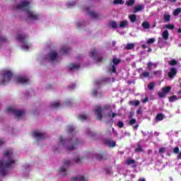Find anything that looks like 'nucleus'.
<instances>
[{
    "label": "nucleus",
    "instance_id": "obj_1",
    "mask_svg": "<svg viewBox=\"0 0 181 181\" xmlns=\"http://www.w3.org/2000/svg\"><path fill=\"white\" fill-rule=\"evenodd\" d=\"M93 111L95 115H97L98 117L97 119L99 121L103 119V115H104L106 119V124L107 127H109L106 131V135H107V136L112 135V132H114V128L112 127V124L114 122V120H112V118H114V112H112V107H111V105H106L103 108H102L101 106H96Z\"/></svg>",
    "mask_w": 181,
    "mask_h": 181
},
{
    "label": "nucleus",
    "instance_id": "obj_2",
    "mask_svg": "<svg viewBox=\"0 0 181 181\" xmlns=\"http://www.w3.org/2000/svg\"><path fill=\"white\" fill-rule=\"evenodd\" d=\"M12 152H10L8 150L4 151V158L0 160V175L6 176L8 173V168L15 163V160H12Z\"/></svg>",
    "mask_w": 181,
    "mask_h": 181
},
{
    "label": "nucleus",
    "instance_id": "obj_3",
    "mask_svg": "<svg viewBox=\"0 0 181 181\" xmlns=\"http://www.w3.org/2000/svg\"><path fill=\"white\" fill-rule=\"evenodd\" d=\"M29 1H22L16 6V9L23 11L27 18L30 21H37V19H39V14H36L35 13V12L30 10V6H29Z\"/></svg>",
    "mask_w": 181,
    "mask_h": 181
},
{
    "label": "nucleus",
    "instance_id": "obj_4",
    "mask_svg": "<svg viewBox=\"0 0 181 181\" xmlns=\"http://www.w3.org/2000/svg\"><path fill=\"white\" fill-rule=\"evenodd\" d=\"M13 77V74L9 70H4L1 74V78H0V86H6Z\"/></svg>",
    "mask_w": 181,
    "mask_h": 181
},
{
    "label": "nucleus",
    "instance_id": "obj_5",
    "mask_svg": "<svg viewBox=\"0 0 181 181\" xmlns=\"http://www.w3.org/2000/svg\"><path fill=\"white\" fill-rule=\"evenodd\" d=\"M67 143L70 146L69 148H67V151H73L77 146V145H80V141H78V139L76 137V136H72L71 138L67 140Z\"/></svg>",
    "mask_w": 181,
    "mask_h": 181
},
{
    "label": "nucleus",
    "instance_id": "obj_6",
    "mask_svg": "<svg viewBox=\"0 0 181 181\" xmlns=\"http://www.w3.org/2000/svg\"><path fill=\"white\" fill-rule=\"evenodd\" d=\"M17 40H19V42H22L23 46V49H25V50H28L29 49V44L26 41H24L25 39H28V35L26 34H18L16 36Z\"/></svg>",
    "mask_w": 181,
    "mask_h": 181
},
{
    "label": "nucleus",
    "instance_id": "obj_7",
    "mask_svg": "<svg viewBox=\"0 0 181 181\" xmlns=\"http://www.w3.org/2000/svg\"><path fill=\"white\" fill-rule=\"evenodd\" d=\"M170 90H172V87L170 86H165L161 88V92H158V95L160 98H165L166 95L168 93H170Z\"/></svg>",
    "mask_w": 181,
    "mask_h": 181
},
{
    "label": "nucleus",
    "instance_id": "obj_8",
    "mask_svg": "<svg viewBox=\"0 0 181 181\" xmlns=\"http://www.w3.org/2000/svg\"><path fill=\"white\" fill-rule=\"evenodd\" d=\"M7 112H12L16 118H19L25 112L24 110H18L16 109H12V107H8L6 110Z\"/></svg>",
    "mask_w": 181,
    "mask_h": 181
},
{
    "label": "nucleus",
    "instance_id": "obj_9",
    "mask_svg": "<svg viewBox=\"0 0 181 181\" xmlns=\"http://www.w3.org/2000/svg\"><path fill=\"white\" fill-rule=\"evenodd\" d=\"M16 81L21 84H28L29 83V78L27 76L17 77Z\"/></svg>",
    "mask_w": 181,
    "mask_h": 181
},
{
    "label": "nucleus",
    "instance_id": "obj_10",
    "mask_svg": "<svg viewBox=\"0 0 181 181\" xmlns=\"http://www.w3.org/2000/svg\"><path fill=\"white\" fill-rule=\"evenodd\" d=\"M114 28H128V21L126 20L120 21L119 26L118 24H117V23L114 22Z\"/></svg>",
    "mask_w": 181,
    "mask_h": 181
},
{
    "label": "nucleus",
    "instance_id": "obj_11",
    "mask_svg": "<svg viewBox=\"0 0 181 181\" xmlns=\"http://www.w3.org/2000/svg\"><path fill=\"white\" fill-rule=\"evenodd\" d=\"M103 144L108 148H114V140L112 139H105L103 140Z\"/></svg>",
    "mask_w": 181,
    "mask_h": 181
},
{
    "label": "nucleus",
    "instance_id": "obj_12",
    "mask_svg": "<svg viewBox=\"0 0 181 181\" xmlns=\"http://www.w3.org/2000/svg\"><path fill=\"white\" fill-rule=\"evenodd\" d=\"M169 78H175L176 74H177V70L175 68H171L168 73Z\"/></svg>",
    "mask_w": 181,
    "mask_h": 181
},
{
    "label": "nucleus",
    "instance_id": "obj_13",
    "mask_svg": "<svg viewBox=\"0 0 181 181\" xmlns=\"http://www.w3.org/2000/svg\"><path fill=\"white\" fill-rule=\"evenodd\" d=\"M48 58L49 62H54L57 58V52L52 51L48 54Z\"/></svg>",
    "mask_w": 181,
    "mask_h": 181
},
{
    "label": "nucleus",
    "instance_id": "obj_14",
    "mask_svg": "<svg viewBox=\"0 0 181 181\" xmlns=\"http://www.w3.org/2000/svg\"><path fill=\"white\" fill-rule=\"evenodd\" d=\"M86 12L89 16L93 19H100V15L94 11H88V8H86Z\"/></svg>",
    "mask_w": 181,
    "mask_h": 181
},
{
    "label": "nucleus",
    "instance_id": "obj_15",
    "mask_svg": "<svg viewBox=\"0 0 181 181\" xmlns=\"http://www.w3.org/2000/svg\"><path fill=\"white\" fill-rule=\"evenodd\" d=\"M33 136H34V138H37V139H45V134L37 131L33 132Z\"/></svg>",
    "mask_w": 181,
    "mask_h": 181
},
{
    "label": "nucleus",
    "instance_id": "obj_16",
    "mask_svg": "<svg viewBox=\"0 0 181 181\" xmlns=\"http://www.w3.org/2000/svg\"><path fill=\"white\" fill-rule=\"evenodd\" d=\"M94 156L98 160H103V159H108V155L107 153L95 154L94 155Z\"/></svg>",
    "mask_w": 181,
    "mask_h": 181
},
{
    "label": "nucleus",
    "instance_id": "obj_17",
    "mask_svg": "<svg viewBox=\"0 0 181 181\" xmlns=\"http://www.w3.org/2000/svg\"><path fill=\"white\" fill-rule=\"evenodd\" d=\"M69 52H70V47L66 45L62 46V47L59 50V53H61V54H66L69 53Z\"/></svg>",
    "mask_w": 181,
    "mask_h": 181
},
{
    "label": "nucleus",
    "instance_id": "obj_18",
    "mask_svg": "<svg viewBox=\"0 0 181 181\" xmlns=\"http://www.w3.org/2000/svg\"><path fill=\"white\" fill-rule=\"evenodd\" d=\"M126 163L127 165L132 166L133 169H135V168H136V163L135 162L134 160H132L131 158L127 159L126 160Z\"/></svg>",
    "mask_w": 181,
    "mask_h": 181
},
{
    "label": "nucleus",
    "instance_id": "obj_19",
    "mask_svg": "<svg viewBox=\"0 0 181 181\" xmlns=\"http://www.w3.org/2000/svg\"><path fill=\"white\" fill-rule=\"evenodd\" d=\"M68 69L69 70H75V69H80V64H76V63L70 64L68 66Z\"/></svg>",
    "mask_w": 181,
    "mask_h": 181
},
{
    "label": "nucleus",
    "instance_id": "obj_20",
    "mask_svg": "<svg viewBox=\"0 0 181 181\" xmlns=\"http://www.w3.org/2000/svg\"><path fill=\"white\" fill-rule=\"evenodd\" d=\"M112 63H114V58L112 59V63H110V64L107 66V71L110 74L114 73V64Z\"/></svg>",
    "mask_w": 181,
    "mask_h": 181
},
{
    "label": "nucleus",
    "instance_id": "obj_21",
    "mask_svg": "<svg viewBox=\"0 0 181 181\" xmlns=\"http://www.w3.org/2000/svg\"><path fill=\"white\" fill-rule=\"evenodd\" d=\"M161 36L164 40H168L169 39V31L168 30H165L162 33Z\"/></svg>",
    "mask_w": 181,
    "mask_h": 181
},
{
    "label": "nucleus",
    "instance_id": "obj_22",
    "mask_svg": "<svg viewBox=\"0 0 181 181\" xmlns=\"http://www.w3.org/2000/svg\"><path fill=\"white\" fill-rule=\"evenodd\" d=\"M77 180L86 181V177L83 175H79V176H77V177H72L71 181H77Z\"/></svg>",
    "mask_w": 181,
    "mask_h": 181
},
{
    "label": "nucleus",
    "instance_id": "obj_23",
    "mask_svg": "<svg viewBox=\"0 0 181 181\" xmlns=\"http://www.w3.org/2000/svg\"><path fill=\"white\" fill-rule=\"evenodd\" d=\"M90 57H100V54L97 52L95 49H94L89 54Z\"/></svg>",
    "mask_w": 181,
    "mask_h": 181
},
{
    "label": "nucleus",
    "instance_id": "obj_24",
    "mask_svg": "<svg viewBox=\"0 0 181 181\" xmlns=\"http://www.w3.org/2000/svg\"><path fill=\"white\" fill-rule=\"evenodd\" d=\"M144 5H142V4L136 6L134 7V13H138V12L142 11V9H144Z\"/></svg>",
    "mask_w": 181,
    "mask_h": 181
},
{
    "label": "nucleus",
    "instance_id": "obj_25",
    "mask_svg": "<svg viewBox=\"0 0 181 181\" xmlns=\"http://www.w3.org/2000/svg\"><path fill=\"white\" fill-rule=\"evenodd\" d=\"M87 118H88V116H87V115H84V114H80L78 116V119H79L80 121H86L87 119Z\"/></svg>",
    "mask_w": 181,
    "mask_h": 181
},
{
    "label": "nucleus",
    "instance_id": "obj_26",
    "mask_svg": "<svg viewBox=\"0 0 181 181\" xmlns=\"http://www.w3.org/2000/svg\"><path fill=\"white\" fill-rule=\"evenodd\" d=\"M74 162H76V163H78V165H81V163L84 162V157H82V158L77 157L74 159Z\"/></svg>",
    "mask_w": 181,
    "mask_h": 181
},
{
    "label": "nucleus",
    "instance_id": "obj_27",
    "mask_svg": "<svg viewBox=\"0 0 181 181\" xmlns=\"http://www.w3.org/2000/svg\"><path fill=\"white\" fill-rule=\"evenodd\" d=\"M129 104L130 105H134L135 107H138V105L141 104V102L139 100H130L129 102Z\"/></svg>",
    "mask_w": 181,
    "mask_h": 181
},
{
    "label": "nucleus",
    "instance_id": "obj_28",
    "mask_svg": "<svg viewBox=\"0 0 181 181\" xmlns=\"http://www.w3.org/2000/svg\"><path fill=\"white\" fill-rule=\"evenodd\" d=\"M134 47H135V44L134 43H128L125 46L126 50H132V49H134Z\"/></svg>",
    "mask_w": 181,
    "mask_h": 181
},
{
    "label": "nucleus",
    "instance_id": "obj_29",
    "mask_svg": "<svg viewBox=\"0 0 181 181\" xmlns=\"http://www.w3.org/2000/svg\"><path fill=\"white\" fill-rule=\"evenodd\" d=\"M129 21L132 22V23H134L136 21V15L132 14L129 16Z\"/></svg>",
    "mask_w": 181,
    "mask_h": 181
},
{
    "label": "nucleus",
    "instance_id": "obj_30",
    "mask_svg": "<svg viewBox=\"0 0 181 181\" xmlns=\"http://www.w3.org/2000/svg\"><path fill=\"white\" fill-rule=\"evenodd\" d=\"M164 116L162 114H158L157 115V116L156 117V122H159V121H162L163 120Z\"/></svg>",
    "mask_w": 181,
    "mask_h": 181
},
{
    "label": "nucleus",
    "instance_id": "obj_31",
    "mask_svg": "<svg viewBox=\"0 0 181 181\" xmlns=\"http://www.w3.org/2000/svg\"><path fill=\"white\" fill-rule=\"evenodd\" d=\"M142 27L144 29H149L151 28V25H149V23L148 21H144L142 23Z\"/></svg>",
    "mask_w": 181,
    "mask_h": 181
},
{
    "label": "nucleus",
    "instance_id": "obj_32",
    "mask_svg": "<svg viewBox=\"0 0 181 181\" xmlns=\"http://www.w3.org/2000/svg\"><path fill=\"white\" fill-rule=\"evenodd\" d=\"M178 99H179V98H177V96L173 95V96L169 98V102L170 103H175V101H177Z\"/></svg>",
    "mask_w": 181,
    "mask_h": 181
},
{
    "label": "nucleus",
    "instance_id": "obj_33",
    "mask_svg": "<svg viewBox=\"0 0 181 181\" xmlns=\"http://www.w3.org/2000/svg\"><path fill=\"white\" fill-rule=\"evenodd\" d=\"M163 19L165 22H169V21H170V14L165 13L163 15Z\"/></svg>",
    "mask_w": 181,
    "mask_h": 181
},
{
    "label": "nucleus",
    "instance_id": "obj_34",
    "mask_svg": "<svg viewBox=\"0 0 181 181\" xmlns=\"http://www.w3.org/2000/svg\"><path fill=\"white\" fill-rule=\"evenodd\" d=\"M59 107H60V103L58 102L51 103L52 108H59Z\"/></svg>",
    "mask_w": 181,
    "mask_h": 181
},
{
    "label": "nucleus",
    "instance_id": "obj_35",
    "mask_svg": "<svg viewBox=\"0 0 181 181\" xmlns=\"http://www.w3.org/2000/svg\"><path fill=\"white\" fill-rule=\"evenodd\" d=\"M134 4H135V0H127L126 1V5H127V6H132Z\"/></svg>",
    "mask_w": 181,
    "mask_h": 181
},
{
    "label": "nucleus",
    "instance_id": "obj_36",
    "mask_svg": "<svg viewBox=\"0 0 181 181\" xmlns=\"http://www.w3.org/2000/svg\"><path fill=\"white\" fill-rule=\"evenodd\" d=\"M165 28L166 29H170V30H173V29H175V25L173 24H167L165 25Z\"/></svg>",
    "mask_w": 181,
    "mask_h": 181
},
{
    "label": "nucleus",
    "instance_id": "obj_37",
    "mask_svg": "<svg viewBox=\"0 0 181 181\" xmlns=\"http://www.w3.org/2000/svg\"><path fill=\"white\" fill-rule=\"evenodd\" d=\"M114 4L116 5H124V0H114Z\"/></svg>",
    "mask_w": 181,
    "mask_h": 181
},
{
    "label": "nucleus",
    "instance_id": "obj_38",
    "mask_svg": "<svg viewBox=\"0 0 181 181\" xmlns=\"http://www.w3.org/2000/svg\"><path fill=\"white\" fill-rule=\"evenodd\" d=\"M168 64L170 66H176V64H177V61H176V59H171L169 61Z\"/></svg>",
    "mask_w": 181,
    "mask_h": 181
},
{
    "label": "nucleus",
    "instance_id": "obj_39",
    "mask_svg": "<svg viewBox=\"0 0 181 181\" xmlns=\"http://www.w3.org/2000/svg\"><path fill=\"white\" fill-rule=\"evenodd\" d=\"M76 1H69L66 5L68 6V8H71V6H76Z\"/></svg>",
    "mask_w": 181,
    "mask_h": 181
},
{
    "label": "nucleus",
    "instance_id": "obj_40",
    "mask_svg": "<svg viewBox=\"0 0 181 181\" xmlns=\"http://www.w3.org/2000/svg\"><path fill=\"white\" fill-rule=\"evenodd\" d=\"M181 13V8H177L174 11L173 14L175 16H177V15H179V13Z\"/></svg>",
    "mask_w": 181,
    "mask_h": 181
},
{
    "label": "nucleus",
    "instance_id": "obj_41",
    "mask_svg": "<svg viewBox=\"0 0 181 181\" xmlns=\"http://www.w3.org/2000/svg\"><path fill=\"white\" fill-rule=\"evenodd\" d=\"M121 63V59L115 57L114 58V66H117V64H119Z\"/></svg>",
    "mask_w": 181,
    "mask_h": 181
},
{
    "label": "nucleus",
    "instance_id": "obj_42",
    "mask_svg": "<svg viewBox=\"0 0 181 181\" xmlns=\"http://www.w3.org/2000/svg\"><path fill=\"white\" fill-rule=\"evenodd\" d=\"M141 77H149V72L148 71H144L141 74Z\"/></svg>",
    "mask_w": 181,
    "mask_h": 181
},
{
    "label": "nucleus",
    "instance_id": "obj_43",
    "mask_svg": "<svg viewBox=\"0 0 181 181\" xmlns=\"http://www.w3.org/2000/svg\"><path fill=\"white\" fill-rule=\"evenodd\" d=\"M154 76H156V77H160L162 76V71H154Z\"/></svg>",
    "mask_w": 181,
    "mask_h": 181
},
{
    "label": "nucleus",
    "instance_id": "obj_44",
    "mask_svg": "<svg viewBox=\"0 0 181 181\" xmlns=\"http://www.w3.org/2000/svg\"><path fill=\"white\" fill-rule=\"evenodd\" d=\"M73 131H74V128L73 127V126L67 127V132H69V134H71V132H73Z\"/></svg>",
    "mask_w": 181,
    "mask_h": 181
},
{
    "label": "nucleus",
    "instance_id": "obj_45",
    "mask_svg": "<svg viewBox=\"0 0 181 181\" xmlns=\"http://www.w3.org/2000/svg\"><path fill=\"white\" fill-rule=\"evenodd\" d=\"M147 45H152V43H155V38H150L146 41Z\"/></svg>",
    "mask_w": 181,
    "mask_h": 181
},
{
    "label": "nucleus",
    "instance_id": "obj_46",
    "mask_svg": "<svg viewBox=\"0 0 181 181\" xmlns=\"http://www.w3.org/2000/svg\"><path fill=\"white\" fill-rule=\"evenodd\" d=\"M153 87H155V83L154 82H151L148 84V90H153Z\"/></svg>",
    "mask_w": 181,
    "mask_h": 181
},
{
    "label": "nucleus",
    "instance_id": "obj_47",
    "mask_svg": "<svg viewBox=\"0 0 181 181\" xmlns=\"http://www.w3.org/2000/svg\"><path fill=\"white\" fill-rule=\"evenodd\" d=\"M60 172L64 173V174H62L64 176H66V175H67V173H66V168H64V166H63L60 168Z\"/></svg>",
    "mask_w": 181,
    "mask_h": 181
},
{
    "label": "nucleus",
    "instance_id": "obj_48",
    "mask_svg": "<svg viewBox=\"0 0 181 181\" xmlns=\"http://www.w3.org/2000/svg\"><path fill=\"white\" fill-rule=\"evenodd\" d=\"M117 127H119V128H123V127H124V122H121V121H119V122L117 123Z\"/></svg>",
    "mask_w": 181,
    "mask_h": 181
},
{
    "label": "nucleus",
    "instance_id": "obj_49",
    "mask_svg": "<svg viewBox=\"0 0 181 181\" xmlns=\"http://www.w3.org/2000/svg\"><path fill=\"white\" fill-rule=\"evenodd\" d=\"M152 66H153V64H152V62H148L147 64V68L150 71L151 70H152Z\"/></svg>",
    "mask_w": 181,
    "mask_h": 181
},
{
    "label": "nucleus",
    "instance_id": "obj_50",
    "mask_svg": "<svg viewBox=\"0 0 181 181\" xmlns=\"http://www.w3.org/2000/svg\"><path fill=\"white\" fill-rule=\"evenodd\" d=\"M136 122V119H131L129 122V125H134Z\"/></svg>",
    "mask_w": 181,
    "mask_h": 181
},
{
    "label": "nucleus",
    "instance_id": "obj_51",
    "mask_svg": "<svg viewBox=\"0 0 181 181\" xmlns=\"http://www.w3.org/2000/svg\"><path fill=\"white\" fill-rule=\"evenodd\" d=\"M59 142H61L62 145H64L66 144V141L63 139V136H59Z\"/></svg>",
    "mask_w": 181,
    "mask_h": 181
},
{
    "label": "nucleus",
    "instance_id": "obj_52",
    "mask_svg": "<svg viewBox=\"0 0 181 181\" xmlns=\"http://www.w3.org/2000/svg\"><path fill=\"white\" fill-rule=\"evenodd\" d=\"M71 162L69 160H66L64 163V166H70Z\"/></svg>",
    "mask_w": 181,
    "mask_h": 181
},
{
    "label": "nucleus",
    "instance_id": "obj_53",
    "mask_svg": "<svg viewBox=\"0 0 181 181\" xmlns=\"http://www.w3.org/2000/svg\"><path fill=\"white\" fill-rule=\"evenodd\" d=\"M105 170H106V175H110V173H111V172H112V168L106 169Z\"/></svg>",
    "mask_w": 181,
    "mask_h": 181
},
{
    "label": "nucleus",
    "instance_id": "obj_54",
    "mask_svg": "<svg viewBox=\"0 0 181 181\" xmlns=\"http://www.w3.org/2000/svg\"><path fill=\"white\" fill-rule=\"evenodd\" d=\"M174 153H179V147H175L173 149Z\"/></svg>",
    "mask_w": 181,
    "mask_h": 181
},
{
    "label": "nucleus",
    "instance_id": "obj_55",
    "mask_svg": "<svg viewBox=\"0 0 181 181\" xmlns=\"http://www.w3.org/2000/svg\"><path fill=\"white\" fill-rule=\"evenodd\" d=\"M109 28H111L112 29H114V21H112L110 23V24L108 25Z\"/></svg>",
    "mask_w": 181,
    "mask_h": 181
},
{
    "label": "nucleus",
    "instance_id": "obj_56",
    "mask_svg": "<svg viewBox=\"0 0 181 181\" xmlns=\"http://www.w3.org/2000/svg\"><path fill=\"white\" fill-rule=\"evenodd\" d=\"M148 101H149V98H148V97H146L144 100H141V103H148Z\"/></svg>",
    "mask_w": 181,
    "mask_h": 181
},
{
    "label": "nucleus",
    "instance_id": "obj_57",
    "mask_svg": "<svg viewBox=\"0 0 181 181\" xmlns=\"http://www.w3.org/2000/svg\"><path fill=\"white\" fill-rule=\"evenodd\" d=\"M65 104L66 105H71V100H66Z\"/></svg>",
    "mask_w": 181,
    "mask_h": 181
},
{
    "label": "nucleus",
    "instance_id": "obj_58",
    "mask_svg": "<svg viewBox=\"0 0 181 181\" xmlns=\"http://www.w3.org/2000/svg\"><path fill=\"white\" fill-rule=\"evenodd\" d=\"M0 42H6V37H1Z\"/></svg>",
    "mask_w": 181,
    "mask_h": 181
},
{
    "label": "nucleus",
    "instance_id": "obj_59",
    "mask_svg": "<svg viewBox=\"0 0 181 181\" xmlns=\"http://www.w3.org/2000/svg\"><path fill=\"white\" fill-rule=\"evenodd\" d=\"M159 153H165V148H159Z\"/></svg>",
    "mask_w": 181,
    "mask_h": 181
},
{
    "label": "nucleus",
    "instance_id": "obj_60",
    "mask_svg": "<svg viewBox=\"0 0 181 181\" xmlns=\"http://www.w3.org/2000/svg\"><path fill=\"white\" fill-rule=\"evenodd\" d=\"M134 112H130L129 114V118H132V117H134Z\"/></svg>",
    "mask_w": 181,
    "mask_h": 181
},
{
    "label": "nucleus",
    "instance_id": "obj_61",
    "mask_svg": "<svg viewBox=\"0 0 181 181\" xmlns=\"http://www.w3.org/2000/svg\"><path fill=\"white\" fill-rule=\"evenodd\" d=\"M135 151H136V152H142V148L139 147V148H137L135 149Z\"/></svg>",
    "mask_w": 181,
    "mask_h": 181
},
{
    "label": "nucleus",
    "instance_id": "obj_62",
    "mask_svg": "<svg viewBox=\"0 0 181 181\" xmlns=\"http://www.w3.org/2000/svg\"><path fill=\"white\" fill-rule=\"evenodd\" d=\"M101 60H103V57H99L96 59V63H99V62H101Z\"/></svg>",
    "mask_w": 181,
    "mask_h": 181
},
{
    "label": "nucleus",
    "instance_id": "obj_63",
    "mask_svg": "<svg viewBox=\"0 0 181 181\" xmlns=\"http://www.w3.org/2000/svg\"><path fill=\"white\" fill-rule=\"evenodd\" d=\"M93 95H97V90L94 89L92 92Z\"/></svg>",
    "mask_w": 181,
    "mask_h": 181
},
{
    "label": "nucleus",
    "instance_id": "obj_64",
    "mask_svg": "<svg viewBox=\"0 0 181 181\" xmlns=\"http://www.w3.org/2000/svg\"><path fill=\"white\" fill-rule=\"evenodd\" d=\"M177 159H181V152H180L177 155Z\"/></svg>",
    "mask_w": 181,
    "mask_h": 181
}]
</instances>
